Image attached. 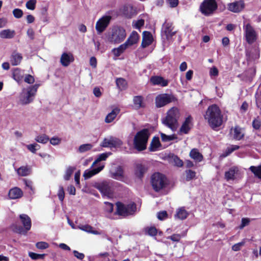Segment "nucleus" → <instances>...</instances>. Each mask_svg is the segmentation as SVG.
I'll use <instances>...</instances> for the list:
<instances>
[{"mask_svg":"<svg viewBox=\"0 0 261 261\" xmlns=\"http://www.w3.org/2000/svg\"><path fill=\"white\" fill-rule=\"evenodd\" d=\"M203 117L210 127L214 130L220 127L223 124V115L221 109L216 104L209 106Z\"/></svg>","mask_w":261,"mask_h":261,"instance_id":"obj_1","label":"nucleus"},{"mask_svg":"<svg viewBox=\"0 0 261 261\" xmlns=\"http://www.w3.org/2000/svg\"><path fill=\"white\" fill-rule=\"evenodd\" d=\"M150 136V133L147 128H143L138 132L133 140L134 148L139 151L145 150Z\"/></svg>","mask_w":261,"mask_h":261,"instance_id":"obj_2","label":"nucleus"},{"mask_svg":"<svg viewBox=\"0 0 261 261\" xmlns=\"http://www.w3.org/2000/svg\"><path fill=\"white\" fill-rule=\"evenodd\" d=\"M180 112L178 108L172 107L167 112L163 123L172 130H174L177 127Z\"/></svg>","mask_w":261,"mask_h":261,"instance_id":"obj_3","label":"nucleus"},{"mask_svg":"<svg viewBox=\"0 0 261 261\" xmlns=\"http://www.w3.org/2000/svg\"><path fill=\"white\" fill-rule=\"evenodd\" d=\"M19 218L21 220V223L23 224V227L17 224H13L11 226V229L15 233L25 234L31 228L32 223L31 218L26 214L20 215Z\"/></svg>","mask_w":261,"mask_h":261,"instance_id":"obj_4","label":"nucleus"},{"mask_svg":"<svg viewBox=\"0 0 261 261\" xmlns=\"http://www.w3.org/2000/svg\"><path fill=\"white\" fill-rule=\"evenodd\" d=\"M167 179L165 175L160 172H155L151 176L150 182L153 190L158 192L167 185Z\"/></svg>","mask_w":261,"mask_h":261,"instance_id":"obj_5","label":"nucleus"},{"mask_svg":"<svg viewBox=\"0 0 261 261\" xmlns=\"http://www.w3.org/2000/svg\"><path fill=\"white\" fill-rule=\"evenodd\" d=\"M116 213L119 216L127 217L133 215L137 210L136 204L135 202H131L125 204L121 202H117L116 203Z\"/></svg>","mask_w":261,"mask_h":261,"instance_id":"obj_6","label":"nucleus"},{"mask_svg":"<svg viewBox=\"0 0 261 261\" xmlns=\"http://www.w3.org/2000/svg\"><path fill=\"white\" fill-rule=\"evenodd\" d=\"M126 35L125 30L123 27L114 26L112 29L109 39L112 43H120L124 40Z\"/></svg>","mask_w":261,"mask_h":261,"instance_id":"obj_7","label":"nucleus"},{"mask_svg":"<svg viewBox=\"0 0 261 261\" xmlns=\"http://www.w3.org/2000/svg\"><path fill=\"white\" fill-rule=\"evenodd\" d=\"M39 84H36L33 86L29 87L27 89V92L24 91L21 95L20 101L22 105H28L32 102L34 99V97L36 94L37 91Z\"/></svg>","mask_w":261,"mask_h":261,"instance_id":"obj_8","label":"nucleus"},{"mask_svg":"<svg viewBox=\"0 0 261 261\" xmlns=\"http://www.w3.org/2000/svg\"><path fill=\"white\" fill-rule=\"evenodd\" d=\"M177 98L172 94L162 93L158 94L155 98L156 108L163 107L171 102H177Z\"/></svg>","mask_w":261,"mask_h":261,"instance_id":"obj_9","label":"nucleus"},{"mask_svg":"<svg viewBox=\"0 0 261 261\" xmlns=\"http://www.w3.org/2000/svg\"><path fill=\"white\" fill-rule=\"evenodd\" d=\"M218 8V4L216 0H204L200 4L199 10L206 16L213 14Z\"/></svg>","mask_w":261,"mask_h":261,"instance_id":"obj_10","label":"nucleus"},{"mask_svg":"<svg viewBox=\"0 0 261 261\" xmlns=\"http://www.w3.org/2000/svg\"><path fill=\"white\" fill-rule=\"evenodd\" d=\"M245 37L248 43L251 44L256 39L255 30L250 23H247L245 28Z\"/></svg>","mask_w":261,"mask_h":261,"instance_id":"obj_11","label":"nucleus"},{"mask_svg":"<svg viewBox=\"0 0 261 261\" xmlns=\"http://www.w3.org/2000/svg\"><path fill=\"white\" fill-rule=\"evenodd\" d=\"M245 8V3L243 0L235 1L227 4V9L233 13H239Z\"/></svg>","mask_w":261,"mask_h":261,"instance_id":"obj_12","label":"nucleus"},{"mask_svg":"<svg viewBox=\"0 0 261 261\" xmlns=\"http://www.w3.org/2000/svg\"><path fill=\"white\" fill-rule=\"evenodd\" d=\"M99 191L103 195L108 198H112L113 196V191L110 184L107 181L99 183Z\"/></svg>","mask_w":261,"mask_h":261,"instance_id":"obj_13","label":"nucleus"},{"mask_svg":"<svg viewBox=\"0 0 261 261\" xmlns=\"http://www.w3.org/2000/svg\"><path fill=\"white\" fill-rule=\"evenodd\" d=\"M174 27L171 22H165L163 25V32L167 40H169L175 35L176 31H173Z\"/></svg>","mask_w":261,"mask_h":261,"instance_id":"obj_14","label":"nucleus"},{"mask_svg":"<svg viewBox=\"0 0 261 261\" xmlns=\"http://www.w3.org/2000/svg\"><path fill=\"white\" fill-rule=\"evenodd\" d=\"M133 105L136 110L144 109L146 107V103L144 97L142 95H137L133 97Z\"/></svg>","mask_w":261,"mask_h":261,"instance_id":"obj_15","label":"nucleus"},{"mask_svg":"<svg viewBox=\"0 0 261 261\" xmlns=\"http://www.w3.org/2000/svg\"><path fill=\"white\" fill-rule=\"evenodd\" d=\"M112 16L110 15L103 16L99 19V34L103 32L110 23Z\"/></svg>","mask_w":261,"mask_h":261,"instance_id":"obj_16","label":"nucleus"},{"mask_svg":"<svg viewBox=\"0 0 261 261\" xmlns=\"http://www.w3.org/2000/svg\"><path fill=\"white\" fill-rule=\"evenodd\" d=\"M74 60L73 55L70 53H63L60 58V63L62 66L67 67Z\"/></svg>","mask_w":261,"mask_h":261,"instance_id":"obj_17","label":"nucleus"},{"mask_svg":"<svg viewBox=\"0 0 261 261\" xmlns=\"http://www.w3.org/2000/svg\"><path fill=\"white\" fill-rule=\"evenodd\" d=\"M153 41V37L151 33L148 31H144L143 33V38L141 43L142 48H145L150 45Z\"/></svg>","mask_w":261,"mask_h":261,"instance_id":"obj_18","label":"nucleus"},{"mask_svg":"<svg viewBox=\"0 0 261 261\" xmlns=\"http://www.w3.org/2000/svg\"><path fill=\"white\" fill-rule=\"evenodd\" d=\"M239 172L237 167L233 166L229 169V170L225 172L224 176L227 181L234 180L236 179V175Z\"/></svg>","mask_w":261,"mask_h":261,"instance_id":"obj_19","label":"nucleus"},{"mask_svg":"<svg viewBox=\"0 0 261 261\" xmlns=\"http://www.w3.org/2000/svg\"><path fill=\"white\" fill-rule=\"evenodd\" d=\"M150 82L153 85H160L166 87L168 84V81L160 76H153L150 78Z\"/></svg>","mask_w":261,"mask_h":261,"instance_id":"obj_20","label":"nucleus"},{"mask_svg":"<svg viewBox=\"0 0 261 261\" xmlns=\"http://www.w3.org/2000/svg\"><path fill=\"white\" fill-rule=\"evenodd\" d=\"M191 121L192 117L191 116H189L186 118L179 129V132L180 133L184 134H187L189 133L190 130L191 128V127L190 126Z\"/></svg>","mask_w":261,"mask_h":261,"instance_id":"obj_21","label":"nucleus"},{"mask_svg":"<svg viewBox=\"0 0 261 261\" xmlns=\"http://www.w3.org/2000/svg\"><path fill=\"white\" fill-rule=\"evenodd\" d=\"M22 56L21 54L14 51L10 56V62L12 65L17 66L20 64L22 60Z\"/></svg>","mask_w":261,"mask_h":261,"instance_id":"obj_22","label":"nucleus"},{"mask_svg":"<svg viewBox=\"0 0 261 261\" xmlns=\"http://www.w3.org/2000/svg\"><path fill=\"white\" fill-rule=\"evenodd\" d=\"M23 195L22 190L17 187L13 188L9 190L8 196L11 199L21 198Z\"/></svg>","mask_w":261,"mask_h":261,"instance_id":"obj_23","label":"nucleus"},{"mask_svg":"<svg viewBox=\"0 0 261 261\" xmlns=\"http://www.w3.org/2000/svg\"><path fill=\"white\" fill-rule=\"evenodd\" d=\"M139 38L140 36L138 33L135 31H133L125 43L128 46H132L138 42Z\"/></svg>","mask_w":261,"mask_h":261,"instance_id":"obj_24","label":"nucleus"},{"mask_svg":"<svg viewBox=\"0 0 261 261\" xmlns=\"http://www.w3.org/2000/svg\"><path fill=\"white\" fill-rule=\"evenodd\" d=\"M120 112V110L119 108H114L112 111L106 116L105 120V122L107 123L113 122Z\"/></svg>","mask_w":261,"mask_h":261,"instance_id":"obj_25","label":"nucleus"},{"mask_svg":"<svg viewBox=\"0 0 261 261\" xmlns=\"http://www.w3.org/2000/svg\"><path fill=\"white\" fill-rule=\"evenodd\" d=\"M133 7L130 4H125L120 9V12L124 16L127 18H130L133 14Z\"/></svg>","mask_w":261,"mask_h":261,"instance_id":"obj_26","label":"nucleus"},{"mask_svg":"<svg viewBox=\"0 0 261 261\" xmlns=\"http://www.w3.org/2000/svg\"><path fill=\"white\" fill-rule=\"evenodd\" d=\"M111 173V177L117 180H121L124 177V171L121 166L116 167L115 171Z\"/></svg>","mask_w":261,"mask_h":261,"instance_id":"obj_27","label":"nucleus"},{"mask_svg":"<svg viewBox=\"0 0 261 261\" xmlns=\"http://www.w3.org/2000/svg\"><path fill=\"white\" fill-rule=\"evenodd\" d=\"M161 145L159 137L154 136L153 137L150 143V146L148 148L149 150L151 152L156 151Z\"/></svg>","mask_w":261,"mask_h":261,"instance_id":"obj_28","label":"nucleus"},{"mask_svg":"<svg viewBox=\"0 0 261 261\" xmlns=\"http://www.w3.org/2000/svg\"><path fill=\"white\" fill-rule=\"evenodd\" d=\"M189 156L196 162H200L203 159L202 154L199 152L197 148L191 149L189 153Z\"/></svg>","mask_w":261,"mask_h":261,"instance_id":"obj_29","label":"nucleus"},{"mask_svg":"<svg viewBox=\"0 0 261 261\" xmlns=\"http://www.w3.org/2000/svg\"><path fill=\"white\" fill-rule=\"evenodd\" d=\"M146 171L147 168L144 165H143L141 164H138L136 166L135 174L137 177L141 179L143 177L144 174Z\"/></svg>","mask_w":261,"mask_h":261,"instance_id":"obj_30","label":"nucleus"},{"mask_svg":"<svg viewBox=\"0 0 261 261\" xmlns=\"http://www.w3.org/2000/svg\"><path fill=\"white\" fill-rule=\"evenodd\" d=\"M233 139L240 141L244 137V134L242 132V128L239 126H236L233 129Z\"/></svg>","mask_w":261,"mask_h":261,"instance_id":"obj_31","label":"nucleus"},{"mask_svg":"<svg viewBox=\"0 0 261 261\" xmlns=\"http://www.w3.org/2000/svg\"><path fill=\"white\" fill-rule=\"evenodd\" d=\"M17 174L21 176H26L30 175L32 172L31 166H21L17 170Z\"/></svg>","mask_w":261,"mask_h":261,"instance_id":"obj_32","label":"nucleus"},{"mask_svg":"<svg viewBox=\"0 0 261 261\" xmlns=\"http://www.w3.org/2000/svg\"><path fill=\"white\" fill-rule=\"evenodd\" d=\"M189 214L184 207H181L177 210L175 217L180 220H185L188 217Z\"/></svg>","mask_w":261,"mask_h":261,"instance_id":"obj_33","label":"nucleus"},{"mask_svg":"<svg viewBox=\"0 0 261 261\" xmlns=\"http://www.w3.org/2000/svg\"><path fill=\"white\" fill-rule=\"evenodd\" d=\"M15 34L14 30H4L0 32V37L3 39H11L14 37Z\"/></svg>","mask_w":261,"mask_h":261,"instance_id":"obj_34","label":"nucleus"},{"mask_svg":"<svg viewBox=\"0 0 261 261\" xmlns=\"http://www.w3.org/2000/svg\"><path fill=\"white\" fill-rule=\"evenodd\" d=\"M128 46L125 43L120 45L118 47L114 48L112 52L116 57H119L122 54Z\"/></svg>","mask_w":261,"mask_h":261,"instance_id":"obj_35","label":"nucleus"},{"mask_svg":"<svg viewBox=\"0 0 261 261\" xmlns=\"http://www.w3.org/2000/svg\"><path fill=\"white\" fill-rule=\"evenodd\" d=\"M23 74L19 68H16L13 72V78L18 83L21 82L23 80Z\"/></svg>","mask_w":261,"mask_h":261,"instance_id":"obj_36","label":"nucleus"},{"mask_svg":"<svg viewBox=\"0 0 261 261\" xmlns=\"http://www.w3.org/2000/svg\"><path fill=\"white\" fill-rule=\"evenodd\" d=\"M97 173L98 167H96L93 169L85 170L83 176L84 177L85 179H88Z\"/></svg>","mask_w":261,"mask_h":261,"instance_id":"obj_37","label":"nucleus"},{"mask_svg":"<svg viewBox=\"0 0 261 261\" xmlns=\"http://www.w3.org/2000/svg\"><path fill=\"white\" fill-rule=\"evenodd\" d=\"M144 231L145 234L151 237H155L158 233V230L155 226H147L145 227Z\"/></svg>","mask_w":261,"mask_h":261,"instance_id":"obj_38","label":"nucleus"},{"mask_svg":"<svg viewBox=\"0 0 261 261\" xmlns=\"http://www.w3.org/2000/svg\"><path fill=\"white\" fill-rule=\"evenodd\" d=\"M112 148L120 147L123 144V142L119 138L111 136Z\"/></svg>","mask_w":261,"mask_h":261,"instance_id":"obj_39","label":"nucleus"},{"mask_svg":"<svg viewBox=\"0 0 261 261\" xmlns=\"http://www.w3.org/2000/svg\"><path fill=\"white\" fill-rule=\"evenodd\" d=\"M249 169L256 177L261 179V165L257 167L252 166Z\"/></svg>","mask_w":261,"mask_h":261,"instance_id":"obj_40","label":"nucleus"},{"mask_svg":"<svg viewBox=\"0 0 261 261\" xmlns=\"http://www.w3.org/2000/svg\"><path fill=\"white\" fill-rule=\"evenodd\" d=\"M117 87L121 90L125 89L127 87V82L123 78H118L116 81Z\"/></svg>","mask_w":261,"mask_h":261,"instance_id":"obj_41","label":"nucleus"},{"mask_svg":"<svg viewBox=\"0 0 261 261\" xmlns=\"http://www.w3.org/2000/svg\"><path fill=\"white\" fill-rule=\"evenodd\" d=\"M35 140L38 143L45 144L49 140V138L46 135L43 134L37 136Z\"/></svg>","mask_w":261,"mask_h":261,"instance_id":"obj_42","label":"nucleus"},{"mask_svg":"<svg viewBox=\"0 0 261 261\" xmlns=\"http://www.w3.org/2000/svg\"><path fill=\"white\" fill-rule=\"evenodd\" d=\"M160 135L162 141L164 142H168L177 139V137L175 135L168 136L163 133H161Z\"/></svg>","mask_w":261,"mask_h":261,"instance_id":"obj_43","label":"nucleus"},{"mask_svg":"<svg viewBox=\"0 0 261 261\" xmlns=\"http://www.w3.org/2000/svg\"><path fill=\"white\" fill-rule=\"evenodd\" d=\"M80 228L85 231L91 233L92 234H98V231L94 230L93 228L89 225H84L80 227Z\"/></svg>","mask_w":261,"mask_h":261,"instance_id":"obj_44","label":"nucleus"},{"mask_svg":"<svg viewBox=\"0 0 261 261\" xmlns=\"http://www.w3.org/2000/svg\"><path fill=\"white\" fill-rule=\"evenodd\" d=\"M186 174V179L187 181H190L196 177V172L191 169L187 170L185 171Z\"/></svg>","mask_w":261,"mask_h":261,"instance_id":"obj_45","label":"nucleus"},{"mask_svg":"<svg viewBox=\"0 0 261 261\" xmlns=\"http://www.w3.org/2000/svg\"><path fill=\"white\" fill-rule=\"evenodd\" d=\"M45 254H38L36 253L30 252L29 253V256L34 260H37V259H44Z\"/></svg>","mask_w":261,"mask_h":261,"instance_id":"obj_46","label":"nucleus"},{"mask_svg":"<svg viewBox=\"0 0 261 261\" xmlns=\"http://www.w3.org/2000/svg\"><path fill=\"white\" fill-rule=\"evenodd\" d=\"M240 148V146L236 145H232L231 146L228 147L224 154V156L229 155L230 153L235 150H237Z\"/></svg>","mask_w":261,"mask_h":261,"instance_id":"obj_47","label":"nucleus"},{"mask_svg":"<svg viewBox=\"0 0 261 261\" xmlns=\"http://www.w3.org/2000/svg\"><path fill=\"white\" fill-rule=\"evenodd\" d=\"M252 127L254 129L258 130L261 126V120L259 117L255 118L252 121Z\"/></svg>","mask_w":261,"mask_h":261,"instance_id":"obj_48","label":"nucleus"},{"mask_svg":"<svg viewBox=\"0 0 261 261\" xmlns=\"http://www.w3.org/2000/svg\"><path fill=\"white\" fill-rule=\"evenodd\" d=\"M74 169H75V168L70 167V166L67 169L66 172H65V174L64 177L65 180H68L70 179V178L72 174L73 173Z\"/></svg>","mask_w":261,"mask_h":261,"instance_id":"obj_49","label":"nucleus"},{"mask_svg":"<svg viewBox=\"0 0 261 261\" xmlns=\"http://www.w3.org/2000/svg\"><path fill=\"white\" fill-rule=\"evenodd\" d=\"M36 3L37 0H29L26 3L25 6L27 9L34 10L35 9Z\"/></svg>","mask_w":261,"mask_h":261,"instance_id":"obj_50","label":"nucleus"},{"mask_svg":"<svg viewBox=\"0 0 261 261\" xmlns=\"http://www.w3.org/2000/svg\"><path fill=\"white\" fill-rule=\"evenodd\" d=\"M92 146L90 144H85L81 145L79 148L80 152H84L91 149Z\"/></svg>","mask_w":261,"mask_h":261,"instance_id":"obj_51","label":"nucleus"},{"mask_svg":"<svg viewBox=\"0 0 261 261\" xmlns=\"http://www.w3.org/2000/svg\"><path fill=\"white\" fill-rule=\"evenodd\" d=\"M100 146L103 147L112 148L111 137L109 138H105L100 144Z\"/></svg>","mask_w":261,"mask_h":261,"instance_id":"obj_52","label":"nucleus"},{"mask_svg":"<svg viewBox=\"0 0 261 261\" xmlns=\"http://www.w3.org/2000/svg\"><path fill=\"white\" fill-rule=\"evenodd\" d=\"M23 11L19 8L14 9L13 10V14L16 18H20L23 16Z\"/></svg>","mask_w":261,"mask_h":261,"instance_id":"obj_53","label":"nucleus"},{"mask_svg":"<svg viewBox=\"0 0 261 261\" xmlns=\"http://www.w3.org/2000/svg\"><path fill=\"white\" fill-rule=\"evenodd\" d=\"M36 247L39 249H45L49 247V244L45 242H39L36 244Z\"/></svg>","mask_w":261,"mask_h":261,"instance_id":"obj_54","label":"nucleus"},{"mask_svg":"<svg viewBox=\"0 0 261 261\" xmlns=\"http://www.w3.org/2000/svg\"><path fill=\"white\" fill-rule=\"evenodd\" d=\"M58 196L59 199L61 201H63L65 197V192L63 186H60L58 192Z\"/></svg>","mask_w":261,"mask_h":261,"instance_id":"obj_55","label":"nucleus"},{"mask_svg":"<svg viewBox=\"0 0 261 261\" xmlns=\"http://www.w3.org/2000/svg\"><path fill=\"white\" fill-rule=\"evenodd\" d=\"M250 219L248 218H243L241 220V224L239 226L240 229H243L244 227L248 225L250 223Z\"/></svg>","mask_w":261,"mask_h":261,"instance_id":"obj_56","label":"nucleus"},{"mask_svg":"<svg viewBox=\"0 0 261 261\" xmlns=\"http://www.w3.org/2000/svg\"><path fill=\"white\" fill-rule=\"evenodd\" d=\"M245 245V242L242 241L238 243L234 244L232 246V250L234 251H238L241 250V247Z\"/></svg>","mask_w":261,"mask_h":261,"instance_id":"obj_57","label":"nucleus"},{"mask_svg":"<svg viewBox=\"0 0 261 261\" xmlns=\"http://www.w3.org/2000/svg\"><path fill=\"white\" fill-rule=\"evenodd\" d=\"M112 153L111 152H107L99 154V162L105 161Z\"/></svg>","mask_w":261,"mask_h":261,"instance_id":"obj_58","label":"nucleus"},{"mask_svg":"<svg viewBox=\"0 0 261 261\" xmlns=\"http://www.w3.org/2000/svg\"><path fill=\"white\" fill-rule=\"evenodd\" d=\"M157 217L160 220H163L168 217V214L166 211H161L158 213Z\"/></svg>","mask_w":261,"mask_h":261,"instance_id":"obj_59","label":"nucleus"},{"mask_svg":"<svg viewBox=\"0 0 261 261\" xmlns=\"http://www.w3.org/2000/svg\"><path fill=\"white\" fill-rule=\"evenodd\" d=\"M105 204L106 205V211L109 213H112V212L113 211V204L109 202H105Z\"/></svg>","mask_w":261,"mask_h":261,"instance_id":"obj_60","label":"nucleus"},{"mask_svg":"<svg viewBox=\"0 0 261 261\" xmlns=\"http://www.w3.org/2000/svg\"><path fill=\"white\" fill-rule=\"evenodd\" d=\"M173 161L175 163V165L179 167H181L183 166V162L180 159V158L177 156L175 155L173 158Z\"/></svg>","mask_w":261,"mask_h":261,"instance_id":"obj_61","label":"nucleus"},{"mask_svg":"<svg viewBox=\"0 0 261 261\" xmlns=\"http://www.w3.org/2000/svg\"><path fill=\"white\" fill-rule=\"evenodd\" d=\"M24 81L28 84H33L35 82V79L31 74H27L24 79Z\"/></svg>","mask_w":261,"mask_h":261,"instance_id":"obj_62","label":"nucleus"},{"mask_svg":"<svg viewBox=\"0 0 261 261\" xmlns=\"http://www.w3.org/2000/svg\"><path fill=\"white\" fill-rule=\"evenodd\" d=\"M180 238L181 236L179 234H173L168 238L173 242H179Z\"/></svg>","mask_w":261,"mask_h":261,"instance_id":"obj_63","label":"nucleus"},{"mask_svg":"<svg viewBox=\"0 0 261 261\" xmlns=\"http://www.w3.org/2000/svg\"><path fill=\"white\" fill-rule=\"evenodd\" d=\"M61 139L57 137H54L50 139V143L53 145H56L60 143Z\"/></svg>","mask_w":261,"mask_h":261,"instance_id":"obj_64","label":"nucleus"}]
</instances>
